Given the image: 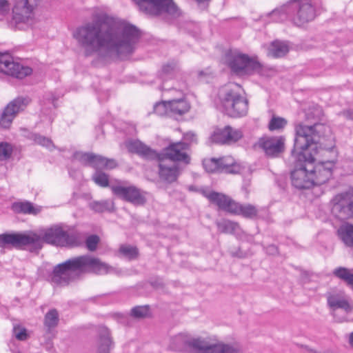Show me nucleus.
<instances>
[{
	"label": "nucleus",
	"instance_id": "b1692460",
	"mask_svg": "<svg viewBox=\"0 0 353 353\" xmlns=\"http://www.w3.org/2000/svg\"><path fill=\"white\" fill-rule=\"evenodd\" d=\"M326 298L327 305L332 310L342 309L346 313H350L353 310V305L349 302L343 292H329L326 294Z\"/></svg>",
	"mask_w": 353,
	"mask_h": 353
},
{
	"label": "nucleus",
	"instance_id": "c9c22d12",
	"mask_svg": "<svg viewBox=\"0 0 353 353\" xmlns=\"http://www.w3.org/2000/svg\"><path fill=\"white\" fill-rule=\"evenodd\" d=\"M28 138L33 141L36 144L45 147L50 150H52L54 148L52 141L48 137L37 133H30Z\"/></svg>",
	"mask_w": 353,
	"mask_h": 353
},
{
	"label": "nucleus",
	"instance_id": "4468645a",
	"mask_svg": "<svg viewBox=\"0 0 353 353\" xmlns=\"http://www.w3.org/2000/svg\"><path fill=\"white\" fill-rule=\"evenodd\" d=\"M41 241V237L33 232L28 234H0V247L4 248L7 245H11L19 248L23 245H32L37 246Z\"/></svg>",
	"mask_w": 353,
	"mask_h": 353
},
{
	"label": "nucleus",
	"instance_id": "e433bc0d",
	"mask_svg": "<svg viewBox=\"0 0 353 353\" xmlns=\"http://www.w3.org/2000/svg\"><path fill=\"white\" fill-rule=\"evenodd\" d=\"M119 251L123 257L128 260L135 259L139 255L137 248L130 245H121Z\"/></svg>",
	"mask_w": 353,
	"mask_h": 353
},
{
	"label": "nucleus",
	"instance_id": "864d4df0",
	"mask_svg": "<svg viewBox=\"0 0 353 353\" xmlns=\"http://www.w3.org/2000/svg\"><path fill=\"white\" fill-rule=\"evenodd\" d=\"M349 343L350 345L353 347V332L350 334Z\"/></svg>",
	"mask_w": 353,
	"mask_h": 353
},
{
	"label": "nucleus",
	"instance_id": "4be33fe9",
	"mask_svg": "<svg viewBox=\"0 0 353 353\" xmlns=\"http://www.w3.org/2000/svg\"><path fill=\"white\" fill-rule=\"evenodd\" d=\"M199 192L212 203L216 205L219 209L232 213L236 201L228 196L214 191L208 192L203 189L200 190Z\"/></svg>",
	"mask_w": 353,
	"mask_h": 353
},
{
	"label": "nucleus",
	"instance_id": "de8ad7c7",
	"mask_svg": "<svg viewBox=\"0 0 353 353\" xmlns=\"http://www.w3.org/2000/svg\"><path fill=\"white\" fill-rule=\"evenodd\" d=\"M13 332L15 337L19 341H25L28 337V334L25 328H19L14 326Z\"/></svg>",
	"mask_w": 353,
	"mask_h": 353
},
{
	"label": "nucleus",
	"instance_id": "9d476101",
	"mask_svg": "<svg viewBox=\"0 0 353 353\" xmlns=\"http://www.w3.org/2000/svg\"><path fill=\"white\" fill-rule=\"evenodd\" d=\"M203 165L208 172L212 173L237 174L241 171V166L235 162L231 156L204 159Z\"/></svg>",
	"mask_w": 353,
	"mask_h": 353
},
{
	"label": "nucleus",
	"instance_id": "37998d69",
	"mask_svg": "<svg viewBox=\"0 0 353 353\" xmlns=\"http://www.w3.org/2000/svg\"><path fill=\"white\" fill-rule=\"evenodd\" d=\"M92 179L97 185L101 187H107L109 185L108 175L99 170H97L92 176Z\"/></svg>",
	"mask_w": 353,
	"mask_h": 353
},
{
	"label": "nucleus",
	"instance_id": "6e6552de",
	"mask_svg": "<svg viewBox=\"0 0 353 353\" xmlns=\"http://www.w3.org/2000/svg\"><path fill=\"white\" fill-rule=\"evenodd\" d=\"M143 12L154 16L163 14L175 16L178 10L172 0H132Z\"/></svg>",
	"mask_w": 353,
	"mask_h": 353
},
{
	"label": "nucleus",
	"instance_id": "3c124183",
	"mask_svg": "<svg viewBox=\"0 0 353 353\" xmlns=\"http://www.w3.org/2000/svg\"><path fill=\"white\" fill-rule=\"evenodd\" d=\"M343 114L347 119L353 120V110H347L343 112Z\"/></svg>",
	"mask_w": 353,
	"mask_h": 353
},
{
	"label": "nucleus",
	"instance_id": "c03bdc74",
	"mask_svg": "<svg viewBox=\"0 0 353 353\" xmlns=\"http://www.w3.org/2000/svg\"><path fill=\"white\" fill-rule=\"evenodd\" d=\"M154 112L159 116H164L170 114L169 101L156 103L154 105Z\"/></svg>",
	"mask_w": 353,
	"mask_h": 353
},
{
	"label": "nucleus",
	"instance_id": "1a4fd4ad",
	"mask_svg": "<svg viewBox=\"0 0 353 353\" xmlns=\"http://www.w3.org/2000/svg\"><path fill=\"white\" fill-rule=\"evenodd\" d=\"M189 143L183 141L170 143L167 147L158 152V157L172 163H190L191 158L188 154Z\"/></svg>",
	"mask_w": 353,
	"mask_h": 353
},
{
	"label": "nucleus",
	"instance_id": "473e14b6",
	"mask_svg": "<svg viewBox=\"0 0 353 353\" xmlns=\"http://www.w3.org/2000/svg\"><path fill=\"white\" fill-rule=\"evenodd\" d=\"M190 106L185 99H173L169 101L170 114L181 115L186 113Z\"/></svg>",
	"mask_w": 353,
	"mask_h": 353
},
{
	"label": "nucleus",
	"instance_id": "aec40b11",
	"mask_svg": "<svg viewBox=\"0 0 353 353\" xmlns=\"http://www.w3.org/2000/svg\"><path fill=\"white\" fill-rule=\"evenodd\" d=\"M333 202V210L339 212L343 218L353 216V190L336 195Z\"/></svg>",
	"mask_w": 353,
	"mask_h": 353
},
{
	"label": "nucleus",
	"instance_id": "a19ab883",
	"mask_svg": "<svg viewBox=\"0 0 353 353\" xmlns=\"http://www.w3.org/2000/svg\"><path fill=\"white\" fill-rule=\"evenodd\" d=\"M14 146L8 142L0 143V161H7L12 157Z\"/></svg>",
	"mask_w": 353,
	"mask_h": 353
},
{
	"label": "nucleus",
	"instance_id": "bb28decb",
	"mask_svg": "<svg viewBox=\"0 0 353 353\" xmlns=\"http://www.w3.org/2000/svg\"><path fill=\"white\" fill-rule=\"evenodd\" d=\"M11 210L17 214H28L36 215L40 212L41 208L35 207L28 201H16L11 205Z\"/></svg>",
	"mask_w": 353,
	"mask_h": 353
},
{
	"label": "nucleus",
	"instance_id": "58836bf2",
	"mask_svg": "<svg viewBox=\"0 0 353 353\" xmlns=\"http://www.w3.org/2000/svg\"><path fill=\"white\" fill-rule=\"evenodd\" d=\"M339 234L343 243L349 246L353 247V225H348L344 229L339 231Z\"/></svg>",
	"mask_w": 353,
	"mask_h": 353
},
{
	"label": "nucleus",
	"instance_id": "20e7f679",
	"mask_svg": "<svg viewBox=\"0 0 353 353\" xmlns=\"http://www.w3.org/2000/svg\"><path fill=\"white\" fill-rule=\"evenodd\" d=\"M188 347L194 353H243L237 346L223 343H212L202 337L191 338L185 334H179L170 340V347L181 351Z\"/></svg>",
	"mask_w": 353,
	"mask_h": 353
},
{
	"label": "nucleus",
	"instance_id": "4c0bfd02",
	"mask_svg": "<svg viewBox=\"0 0 353 353\" xmlns=\"http://www.w3.org/2000/svg\"><path fill=\"white\" fill-rule=\"evenodd\" d=\"M117 162L114 159H108L101 155H99L96 170H112L117 168Z\"/></svg>",
	"mask_w": 353,
	"mask_h": 353
},
{
	"label": "nucleus",
	"instance_id": "a211bd4d",
	"mask_svg": "<svg viewBox=\"0 0 353 353\" xmlns=\"http://www.w3.org/2000/svg\"><path fill=\"white\" fill-rule=\"evenodd\" d=\"M243 137L240 130L226 125L223 128H216L210 137L213 143L218 144H231L239 141Z\"/></svg>",
	"mask_w": 353,
	"mask_h": 353
},
{
	"label": "nucleus",
	"instance_id": "72a5a7b5",
	"mask_svg": "<svg viewBox=\"0 0 353 353\" xmlns=\"http://www.w3.org/2000/svg\"><path fill=\"white\" fill-rule=\"evenodd\" d=\"M59 321L58 311L56 309L50 310L45 315L43 323L48 330L57 326Z\"/></svg>",
	"mask_w": 353,
	"mask_h": 353
},
{
	"label": "nucleus",
	"instance_id": "7c9ffc66",
	"mask_svg": "<svg viewBox=\"0 0 353 353\" xmlns=\"http://www.w3.org/2000/svg\"><path fill=\"white\" fill-rule=\"evenodd\" d=\"M322 116H323V110L321 108V107H319L318 105H312V106L310 107L305 111V120L307 121L311 122V123L314 122V123L312 125H307L303 122H299V123L296 124L295 128L299 124H303V125H307V126H312L316 124H321V125H325V124H323V123L316 122V121L320 119V118ZM325 126L329 127L328 125H325Z\"/></svg>",
	"mask_w": 353,
	"mask_h": 353
},
{
	"label": "nucleus",
	"instance_id": "79ce46f5",
	"mask_svg": "<svg viewBox=\"0 0 353 353\" xmlns=\"http://www.w3.org/2000/svg\"><path fill=\"white\" fill-rule=\"evenodd\" d=\"M150 308L148 305H139L134 307L130 312L132 316L136 319L145 318L149 315Z\"/></svg>",
	"mask_w": 353,
	"mask_h": 353
},
{
	"label": "nucleus",
	"instance_id": "8fccbe9b",
	"mask_svg": "<svg viewBox=\"0 0 353 353\" xmlns=\"http://www.w3.org/2000/svg\"><path fill=\"white\" fill-rule=\"evenodd\" d=\"M10 11V3L8 0H0V12L5 15Z\"/></svg>",
	"mask_w": 353,
	"mask_h": 353
},
{
	"label": "nucleus",
	"instance_id": "f257e3e1",
	"mask_svg": "<svg viewBox=\"0 0 353 353\" xmlns=\"http://www.w3.org/2000/svg\"><path fill=\"white\" fill-rule=\"evenodd\" d=\"M141 37L139 29L124 22H114L101 14L92 21L77 28L73 37L83 50L85 56L124 57L131 54Z\"/></svg>",
	"mask_w": 353,
	"mask_h": 353
},
{
	"label": "nucleus",
	"instance_id": "6ab92c4d",
	"mask_svg": "<svg viewBox=\"0 0 353 353\" xmlns=\"http://www.w3.org/2000/svg\"><path fill=\"white\" fill-rule=\"evenodd\" d=\"M285 141L283 136L268 137L261 138L259 144L267 156L277 157L285 150Z\"/></svg>",
	"mask_w": 353,
	"mask_h": 353
},
{
	"label": "nucleus",
	"instance_id": "9b49d317",
	"mask_svg": "<svg viewBox=\"0 0 353 353\" xmlns=\"http://www.w3.org/2000/svg\"><path fill=\"white\" fill-rule=\"evenodd\" d=\"M39 0H13L12 22L16 25L26 24L33 18L34 10Z\"/></svg>",
	"mask_w": 353,
	"mask_h": 353
},
{
	"label": "nucleus",
	"instance_id": "ea45409f",
	"mask_svg": "<svg viewBox=\"0 0 353 353\" xmlns=\"http://www.w3.org/2000/svg\"><path fill=\"white\" fill-rule=\"evenodd\" d=\"M287 123L288 121L285 119L273 116L269 122L268 129L270 131L280 130L283 129Z\"/></svg>",
	"mask_w": 353,
	"mask_h": 353
},
{
	"label": "nucleus",
	"instance_id": "2f4dec72",
	"mask_svg": "<svg viewBox=\"0 0 353 353\" xmlns=\"http://www.w3.org/2000/svg\"><path fill=\"white\" fill-rule=\"evenodd\" d=\"M73 157L83 165L92 166L96 169L99 154H95L92 152H76Z\"/></svg>",
	"mask_w": 353,
	"mask_h": 353
},
{
	"label": "nucleus",
	"instance_id": "f3484780",
	"mask_svg": "<svg viewBox=\"0 0 353 353\" xmlns=\"http://www.w3.org/2000/svg\"><path fill=\"white\" fill-rule=\"evenodd\" d=\"M154 160L158 161V175L161 181L170 184L177 180L181 172L178 163H168L161 157L155 158Z\"/></svg>",
	"mask_w": 353,
	"mask_h": 353
},
{
	"label": "nucleus",
	"instance_id": "f03ea898",
	"mask_svg": "<svg viewBox=\"0 0 353 353\" xmlns=\"http://www.w3.org/2000/svg\"><path fill=\"white\" fill-rule=\"evenodd\" d=\"M334 147V139L330 127L321 124L298 125L292 150L296 160L291 171L292 185L299 190L314 186L315 156L321 152H330Z\"/></svg>",
	"mask_w": 353,
	"mask_h": 353
},
{
	"label": "nucleus",
	"instance_id": "cd10ccee",
	"mask_svg": "<svg viewBox=\"0 0 353 353\" xmlns=\"http://www.w3.org/2000/svg\"><path fill=\"white\" fill-rule=\"evenodd\" d=\"M232 209V213L234 214L241 215L246 219H255L258 215V210L256 206L251 204L242 205L239 203L236 202Z\"/></svg>",
	"mask_w": 353,
	"mask_h": 353
},
{
	"label": "nucleus",
	"instance_id": "c756f323",
	"mask_svg": "<svg viewBox=\"0 0 353 353\" xmlns=\"http://www.w3.org/2000/svg\"><path fill=\"white\" fill-rule=\"evenodd\" d=\"M333 275L342 281L353 291V270L345 267H338L332 272Z\"/></svg>",
	"mask_w": 353,
	"mask_h": 353
},
{
	"label": "nucleus",
	"instance_id": "f8f14e48",
	"mask_svg": "<svg viewBox=\"0 0 353 353\" xmlns=\"http://www.w3.org/2000/svg\"><path fill=\"white\" fill-rule=\"evenodd\" d=\"M0 72L17 79H23L31 74V68L16 62L8 53L0 52Z\"/></svg>",
	"mask_w": 353,
	"mask_h": 353
},
{
	"label": "nucleus",
	"instance_id": "ddd939ff",
	"mask_svg": "<svg viewBox=\"0 0 353 353\" xmlns=\"http://www.w3.org/2000/svg\"><path fill=\"white\" fill-rule=\"evenodd\" d=\"M111 190L118 198L134 205H143L146 203V192L134 185H113Z\"/></svg>",
	"mask_w": 353,
	"mask_h": 353
},
{
	"label": "nucleus",
	"instance_id": "5701e85b",
	"mask_svg": "<svg viewBox=\"0 0 353 353\" xmlns=\"http://www.w3.org/2000/svg\"><path fill=\"white\" fill-rule=\"evenodd\" d=\"M334 165V161H322L314 165L313 172L314 185H320L325 183L332 176V171Z\"/></svg>",
	"mask_w": 353,
	"mask_h": 353
},
{
	"label": "nucleus",
	"instance_id": "6e6d98bb",
	"mask_svg": "<svg viewBox=\"0 0 353 353\" xmlns=\"http://www.w3.org/2000/svg\"><path fill=\"white\" fill-rule=\"evenodd\" d=\"M189 190L191 191H197V190L194 186H190Z\"/></svg>",
	"mask_w": 353,
	"mask_h": 353
},
{
	"label": "nucleus",
	"instance_id": "f704fd0d",
	"mask_svg": "<svg viewBox=\"0 0 353 353\" xmlns=\"http://www.w3.org/2000/svg\"><path fill=\"white\" fill-rule=\"evenodd\" d=\"M216 225L221 232L227 234H234L239 228L237 223L227 219L217 221Z\"/></svg>",
	"mask_w": 353,
	"mask_h": 353
},
{
	"label": "nucleus",
	"instance_id": "0eeeda50",
	"mask_svg": "<svg viewBox=\"0 0 353 353\" xmlns=\"http://www.w3.org/2000/svg\"><path fill=\"white\" fill-rule=\"evenodd\" d=\"M227 63L231 70L238 75H249L259 72L261 64L248 55L239 52L227 54Z\"/></svg>",
	"mask_w": 353,
	"mask_h": 353
},
{
	"label": "nucleus",
	"instance_id": "423d86ee",
	"mask_svg": "<svg viewBox=\"0 0 353 353\" xmlns=\"http://www.w3.org/2000/svg\"><path fill=\"white\" fill-rule=\"evenodd\" d=\"M240 87L235 83H228L219 92V98L223 111L229 117H244L248 111V101L241 96L237 90Z\"/></svg>",
	"mask_w": 353,
	"mask_h": 353
},
{
	"label": "nucleus",
	"instance_id": "5fc2aeb1",
	"mask_svg": "<svg viewBox=\"0 0 353 353\" xmlns=\"http://www.w3.org/2000/svg\"><path fill=\"white\" fill-rule=\"evenodd\" d=\"M305 348H306L307 351L308 352H310V353H316V352H314V351L313 350H312V349H310V348H308V347H305Z\"/></svg>",
	"mask_w": 353,
	"mask_h": 353
},
{
	"label": "nucleus",
	"instance_id": "2eb2a0df",
	"mask_svg": "<svg viewBox=\"0 0 353 353\" xmlns=\"http://www.w3.org/2000/svg\"><path fill=\"white\" fill-rule=\"evenodd\" d=\"M28 97H19L10 101L3 109L0 118V125L3 128H9L13 119L29 104Z\"/></svg>",
	"mask_w": 353,
	"mask_h": 353
},
{
	"label": "nucleus",
	"instance_id": "4d7b16f0",
	"mask_svg": "<svg viewBox=\"0 0 353 353\" xmlns=\"http://www.w3.org/2000/svg\"><path fill=\"white\" fill-rule=\"evenodd\" d=\"M199 3H203L205 1H210V0H196Z\"/></svg>",
	"mask_w": 353,
	"mask_h": 353
},
{
	"label": "nucleus",
	"instance_id": "a18cd8bd",
	"mask_svg": "<svg viewBox=\"0 0 353 353\" xmlns=\"http://www.w3.org/2000/svg\"><path fill=\"white\" fill-rule=\"evenodd\" d=\"M109 203L104 201H94L90 204V208L97 212H103L109 209Z\"/></svg>",
	"mask_w": 353,
	"mask_h": 353
},
{
	"label": "nucleus",
	"instance_id": "09e8293b",
	"mask_svg": "<svg viewBox=\"0 0 353 353\" xmlns=\"http://www.w3.org/2000/svg\"><path fill=\"white\" fill-rule=\"evenodd\" d=\"M183 142H186L189 143V146L190 145V143L196 142V134L192 132H188L183 134Z\"/></svg>",
	"mask_w": 353,
	"mask_h": 353
},
{
	"label": "nucleus",
	"instance_id": "603ef678",
	"mask_svg": "<svg viewBox=\"0 0 353 353\" xmlns=\"http://www.w3.org/2000/svg\"><path fill=\"white\" fill-rule=\"evenodd\" d=\"M267 252L270 254H274L277 252V248L274 245H270L267 248Z\"/></svg>",
	"mask_w": 353,
	"mask_h": 353
},
{
	"label": "nucleus",
	"instance_id": "7ed1b4c3",
	"mask_svg": "<svg viewBox=\"0 0 353 353\" xmlns=\"http://www.w3.org/2000/svg\"><path fill=\"white\" fill-rule=\"evenodd\" d=\"M121 272L97 257L85 254L69 259L57 265L50 279L57 285L65 286L85 274H106L114 272L119 274Z\"/></svg>",
	"mask_w": 353,
	"mask_h": 353
},
{
	"label": "nucleus",
	"instance_id": "a878e982",
	"mask_svg": "<svg viewBox=\"0 0 353 353\" xmlns=\"http://www.w3.org/2000/svg\"><path fill=\"white\" fill-rule=\"evenodd\" d=\"M289 52V46L285 41L275 40L267 47V55L272 58H281Z\"/></svg>",
	"mask_w": 353,
	"mask_h": 353
},
{
	"label": "nucleus",
	"instance_id": "49530a36",
	"mask_svg": "<svg viewBox=\"0 0 353 353\" xmlns=\"http://www.w3.org/2000/svg\"><path fill=\"white\" fill-rule=\"evenodd\" d=\"M99 242V237L97 235H91L86 239V248L90 251H94L97 249V245Z\"/></svg>",
	"mask_w": 353,
	"mask_h": 353
},
{
	"label": "nucleus",
	"instance_id": "39448f33",
	"mask_svg": "<svg viewBox=\"0 0 353 353\" xmlns=\"http://www.w3.org/2000/svg\"><path fill=\"white\" fill-rule=\"evenodd\" d=\"M270 14L275 22H282L289 19L294 25L301 26L315 18L316 11L311 0H291L280 8L274 10Z\"/></svg>",
	"mask_w": 353,
	"mask_h": 353
},
{
	"label": "nucleus",
	"instance_id": "c85d7f7f",
	"mask_svg": "<svg viewBox=\"0 0 353 353\" xmlns=\"http://www.w3.org/2000/svg\"><path fill=\"white\" fill-rule=\"evenodd\" d=\"M177 70V64L175 61L168 62L166 64H164L161 70L159 71V75L160 78L163 81V84L161 85V89L163 90H170L171 88L165 85V81L168 79H171L175 74Z\"/></svg>",
	"mask_w": 353,
	"mask_h": 353
},
{
	"label": "nucleus",
	"instance_id": "393cba45",
	"mask_svg": "<svg viewBox=\"0 0 353 353\" xmlns=\"http://www.w3.org/2000/svg\"><path fill=\"white\" fill-rule=\"evenodd\" d=\"M128 150L131 153H134L140 156L141 158L154 161L157 158L158 151L151 148L139 140L130 141L127 144Z\"/></svg>",
	"mask_w": 353,
	"mask_h": 353
},
{
	"label": "nucleus",
	"instance_id": "dca6fc26",
	"mask_svg": "<svg viewBox=\"0 0 353 353\" xmlns=\"http://www.w3.org/2000/svg\"><path fill=\"white\" fill-rule=\"evenodd\" d=\"M42 239L47 243L61 247L72 245L74 242V236L59 225H53L46 229Z\"/></svg>",
	"mask_w": 353,
	"mask_h": 353
},
{
	"label": "nucleus",
	"instance_id": "412c9836",
	"mask_svg": "<svg viewBox=\"0 0 353 353\" xmlns=\"http://www.w3.org/2000/svg\"><path fill=\"white\" fill-rule=\"evenodd\" d=\"M95 353H110L114 343L110 331L105 326H99L94 342Z\"/></svg>",
	"mask_w": 353,
	"mask_h": 353
}]
</instances>
